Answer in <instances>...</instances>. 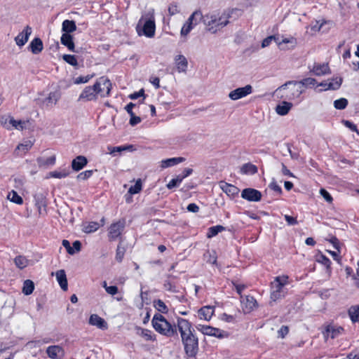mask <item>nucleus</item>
<instances>
[{
  "instance_id": "f257e3e1",
  "label": "nucleus",
  "mask_w": 359,
  "mask_h": 359,
  "mask_svg": "<svg viewBox=\"0 0 359 359\" xmlns=\"http://www.w3.org/2000/svg\"><path fill=\"white\" fill-rule=\"evenodd\" d=\"M177 327L180 333L186 353L189 356H194L197 352L198 342V338L193 333L191 323L187 319L178 318Z\"/></svg>"
},
{
  "instance_id": "f03ea898",
  "label": "nucleus",
  "mask_w": 359,
  "mask_h": 359,
  "mask_svg": "<svg viewBox=\"0 0 359 359\" xmlns=\"http://www.w3.org/2000/svg\"><path fill=\"white\" fill-rule=\"evenodd\" d=\"M111 83L107 77L99 78L93 86H86L80 94L78 100L82 102H90L96 100L97 95L107 97L110 95Z\"/></svg>"
},
{
  "instance_id": "7ed1b4c3",
  "label": "nucleus",
  "mask_w": 359,
  "mask_h": 359,
  "mask_svg": "<svg viewBox=\"0 0 359 359\" xmlns=\"http://www.w3.org/2000/svg\"><path fill=\"white\" fill-rule=\"evenodd\" d=\"M231 15L227 11H212L204 15H202L201 20L206 26L207 29L212 33H216L229 24Z\"/></svg>"
},
{
  "instance_id": "20e7f679",
  "label": "nucleus",
  "mask_w": 359,
  "mask_h": 359,
  "mask_svg": "<svg viewBox=\"0 0 359 359\" xmlns=\"http://www.w3.org/2000/svg\"><path fill=\"white\" fill-rule=\"evenodd\" d=\"M304 93V89L300 86L298 81H290L278 87L276 91V95L280 99L292 101L300 98Z\"/></svg>"
},
{
  "instance_id": "39448f33",
  "label": "nucleus",
  "mask_w": 359,
  "mask_h": 359,
  "mask_svg": "<svg viewBox=\"0 0 359 359\" xmlns=\"http://www.w3.org/2000/svg\"><path fill=\"white\" fill-rule=\"evenodd\" d=\"M154 329L159 334L167 337H171L177 334V327L169 323L164 316L160 313H156L151 320Z\"/></svg>"
},
{
  "instance_id": "423d86ee",
  "label": "nucleus",
  "mask_w": 359,
  "mask_h": 359,
  "mask_svg": "<svg viewBox=\"0 0 359 359\" xmlns=\"http://www.w3.org/2000/svg\"><path fill=\"white\" fill-rule=\"evenodd\" d=\"M288 283V276H281L275 278L271 285V299L276 301L285 296L284 287Z\"/></svg>"
},
{
  "instance_id": "0eeeda50",
  "label": "nucleus",
  "mask_w": 359,
  "mask_h": 359,
  "mask_svg": "<svg viewBox=\"0 0 359 359\" xmlns=\"http://www.w3.org/2000/svg\"><path fill=\"white\" fill-rule=\"evenodd\" d=\"M202 13L200 11H194L187 19L182 26L180 34L182 36H187L194 27L201 20Z\"/></svg>"
},
{
  "instance_id": "6e6552de",
  "label": "nucleus",
  "mask_w": 359,
  "mask_h": 359,
  "mask_svg": "<svg viewBox=\"0 0 359 359\" xmlns=\"http://www.w3.org/2000/svg\"><path fill=\"white\" fill-rule=\"evenodd\" d=\"M196 328L205 335L215 337L218 339H223L229 337V334L226 332L209 325H198Z\"/></svg>"
},
{
  "instance_id": "1a4fd4ad",
  "label": "nucleus",
  "mask_w": 359,
  "mask_h": 359,
  "mask_svg": "<svg viewBox=\"0 0 359 359\" xmlns=\"http://www.w3.org/2000/svg\"><path fill=\"white\" fill-rule=\"evenodd\" d=\"M125 220H118L112 223L109 227L108 237L110 241L117 239L122 233L125 228Z\"/></svg>"
},
{
  "instance_id": "9d476101",
  "label": "nucleus",
  "mask_w": 359,
  "mask_h": 359,
  "mask_svg": "<svg viewBox=\"0 0 359 359\" xmlns=\"http://www.w3.org/2000/svg\"><path fill=\"white\" fill-rule=\"evenodd\" d=\"M277 36L278 38V41L276 44L281 50L293 49L297 44V39L294 36H285L279 34H277Z\"/></svg>"
},
{
  "instance_id": "9b49d317",
  "label": "nucleus",
  "mask_w": 359,
  "mask_h": 359,
  "mask_svg": "<svg viewBox=\"0 0 359 359\" xmlns=\"http://www.w3.org/2000/svg\"><path fill=\"white\" fill-rule=\"evenodd\" d=\"M60 98V93L57 91L50 92L48 96L39 100V104L42 108L52 109Z\"/></svg>"
},
{
  "instance_id": "f8f14e48",
  "label": "nucleus",
  "mask_w": 359,
  "mask_h": 359,
  "mask_svg": "<svg viewBox=\"0 0 359 359\" xmlns=\"http://www.w3.org/2000/svg\"><path fill=\"white\" fill-rule=\"evenodd\" d=\"M252 93V87L251 85H246L244 87L238 88L229 94V97L232 100H238L243 98Z\"/></svg>"
},
{
  "instance_id": "ddd939ff",
  "label": "nucleus",
  "mask_w": 359,
  "mask_h": 359,
  "mask_svg": "<svg viewBox=\"0 0 359 359\" xmlns=\"http://www.w3.org/2000/svg\"><path fill=\"white\" fill-rule=\"evenodd\" d=\"M309 69L315 76H320L330 74V69L327 63L315 62L309 66Z\"/></svg>"
},
{
  "instance_id": "4468645a",
  "label": "nucleus",
  "mask_w": 359,
  "mask_h": 359,
  "mask_svg": "<svg viewBox=\"0 0 359 359\" xmlns=\"http://www.w3.org/2000/svg\"><path fill=\"white\" fill-rule=\"evenodd\" d=\"M1 123L8 130L16 129L22 130L25 128L26 122L21 120L17 121L13 117L9 116L4 121H2Z\"/></svg>"
},
{
  "instance_id": "2eb2a0df",
  "label": "nucleus",
  "mask_w": 359,
  "mask_h": 359,
  "mask_svg": "<svg viewBox=\"0 0 359 359\" xmlns=\"http://www.w3.org/2000/svg\"><path fill=\"white\" fill-rule=\"evenodd\" d=\"M241 197L248 201L257 202L262 198V194L259 191L252 189H244L241 192Z\"/></svg>"
},
{
  "instance_id": "dca6fc26",
  "label": "nucleus",
  "mask_w": 359,
  "mask_h": 359,
  "mask_svg": "<svg viewBox=\"0 0 359 359\" xmlns=\"http://www.w3.org/2000/svg\"><path fill=\"white\" fill-rule=\"evenodd\" d=\"M241 304L245 313H250L258 306L256 299L252 296L241 297Z\"/></svg>"
},
{
  "instance_id": "f3484780",
  "label": "nucleus",
  "mask_w": 359,
  "mask_h": 359,
  "mask_svg": "<svg viewBox=\"0 0 359 359\" xmlns=\"http://www.w3.org/2000/svg\"><path fill=\"white\" fill-rule=\"evenodd\" d=\"M46 353L51 359H61L65 355V351L62 346L53 345L46 348Z\"/></svg>"
},
{
  "instance_id": "a211bd4d",
  "label": "nucleus",
  "mask_w": 359,
  "mask_h": 359,
  "mask_svg": "<svg viewBox=\"0 0 359 359\" xmlns=\"http://www.w3.org/2000/svg\"><path fill=\"white\" fill-rule=\"evenodd\" d=\"M31 34L32 28L29 26L25 27V28L15 38L16 44L20 47L23 46L27 42Z\"/></svg>"
},
{
  "instance_id": "6ab92c4d",
  "label": "nucleus",
  "mask_w": 359,
  "mask_h": 359,
  "mask_svg": "<svg viewBox=\"0 0 359 359\" xmlns=\"http://www.w3.org/2000/svg\"><path fill=\"white\" fill-rule=\"evenodd\" d=\"M155 22L152 18H149L144 22L142 24V34L146 36L147 37H153L155 34Z\"/></svg>"
},
{
  "instance_id": "aec40b11",
  "label": "nucleus",
  "mask_w": 359,
  "mask_h": 359,
  "mask_svg": "<svg viewBox=\"0 0 359 359\" xmlns=\"http://www.w3.org/2000/svg\"><path fill=\"white\" fill-rule=\"evenodd\" d=\"M343 332L344 329L341 327L329 325L326 327L323 334L326 338L330 337L331 339H334L341 334Z\"/></svg>"
},
{
  "instance_id": "412c9836",
  "label": "nucleus",
  "mask_w": 359,
  "mask_h": 359,
  "mask_svg": "<svg viewBox=\"0 0 359 359\" xmlns=\"http://www.w3.org/2000/svg\"><path fill=\"white\" fill-rule=\"evenodd\" d=\"M215 312V307L211 306H205L198 311V316L200 320L206 321L210 320Z\"/></svg>"
},
{
  "instance_id": "4be33fe9",
  "label": "nucleus",
  "mask_w": 359,
  "mask_h": 359,
  "mask_svg": "<svg viewBox=\"0 0 359 359\" xmlns=\"http://www.w3.org/2000/svg\"><path fill=\"white\" fill-rule=\"evenodd\" d=\"M89 324L101 330L107 329V323L106 321L97 314H92L89 318Z\"/></svg>"
},
{
  "instance_id": "5701e85b",
  "label": "nucleus",
  "mask_w": 359,
  "mask_h": 359,
  "mask_svg": "<svg viewBox=\"0 0 359 359\" xmlns=\"http://www.w3.org/2000/svg\"><path fill=\"white\" fill-rule=\"evenodd\" d=\"M219 187L222 190L229 196L234 197L238 194L239 189L234 185L224 182H220Z\"/></svg>"
},
{
  "instance_id": "b1692460",
  "label": "nucleus",
  "mask_w": 359,
  "mask_h": 359,
  "mask_svg": "<svg viewBox=\"0 0 359 359\" xmlns=\"http://www.w3.org/2000/svg\"><path fill=\"white\" fill-rule=\"evenodd\" d=\"M292 103L285 100L279 103L276 107V112L280 116H285L288 114L292 108Z\"/></svg>"
},
{
  "instance_id": "393cba45",
  "label": "nucleus",
  "mask_w": 359,
  "mask_h": 359,
  "mask_svg": "<svg viewBox=\"0 0 359 359\" xmlns=\"http://www.w3.org/2000/svg\"><path fill=\"white\" fill-rule=\"evenodd\" d=\"M175 63L178 72H185L188 67L187 58L182 55H177L175 57Z\"/></svg>"
},
{
  "instance_id": "a878e982",
  "label": "nucleus",
  "mask_w": 359,
  "mask_h": 359,
  "mask_svg": "<svg viewBox=\"0 0 359 359\" xmlns=\"http://www.w3.org/2000/svg\"><path fill=\"white\" fill-rule=\"evenodd\" d=\"M87 158L83 156H78L72 162V168L74 171H79L87 164Z\"/></svg>"
},
{
  "instance_id": "bb28decb",
  "label": "nucleus",
  "mask_w": 359,
  "mask_h": 359,
  "mask_svg": "<svg viewBox=\"0 0 359 359\" xmlns=\"http://www.w3.org/2000/svg\"><path fill=\"white\" fill-rule=\"evenodd\" d=\"M185 161V158L183 157H174L170 158H167L162 160L161 161V168L162 169H165L169 167H172L173 165L181 163Z\"/></svg>"
},
{
  "instance_id": "cd10ccee",
  "label": "nucleus",
  "mask_w": 359,
  "mask_h": 359,
  "mask_svg": "<svg viewBox=\"0 0 359 359\" xmlns=\"http://www.w3.org/2000/svg\"><path fill=\"white\" fill-rule=\"evenodd\" d=\"M55 276L62 290L64 291L67 290L68 284L65 270L61 269L56 271Z\"/></svg>"
},
{
  "instance_id": "c85d7f7f",
  "label": "nucleus",
  "mask_w": 359,
  "mask_h": 359,
  "mask_svg": "<svg viewBox=\"0 0 359 359\" xmlns=\"http://www.w3.org/2000/svg\"><path fill=\"white\" fill-rule=\"evenodd\" d=\"M60 41L61 43L65 46L70 51L75 52L74 43L72 35L67 33H63Z\"/></svg>"
},
{
  "instance_id": "c756f323",
  "label": "nucleus",
  "mask_w": 359,
  "mask_h": 359,
  "mask_svg": "<svg viewBox=\"0 0 359 359\" xmlns=\"http://www.w3.org/2000/svg\"><path fill=\"white\" fill-rule=\"evenodd\" d=\"M29 48L33 54L40 53L43 48L41 39L39 38H34L29 44Z\"/></svg>"
},
{
  "instance_id": "7c9ffc66",
  "label": "nucleus",
  "mask_w": 359,
  "mask_h": 359,
  "mask_svg": "<svg viewBox=\"0 0 359 359\" xmlns=\"http://www.w3.org/2000/svg\"><path fill=\"white\" fill-rule=\"evenodd\" d=\"M76 25L74 20H65L62 24V31L69 34L76 31Z\"/></svg>"
},
{
  "instance_id": "2f4dec72",
  "label": "nucleus",
  "mask_w": 359,
  "mask_h": 359,
  "mask_svg": "<svg viewBox=\"0 0 359 359\" xmlns=\"http://www.w3.org/2000/svg\"><path fill=\"white\" fill-rule=\"evenodd\" d=\"M33 146V142L31 140H26L24 142L18 145L15 151L19 152L18 155L26 154Z\"/></svg>"
},
{
  "instance_id": "473e14b6",
  "label": "nucleus",
  "mask_w": 359,
  "mask_h": 359,
  "mask_svg": "<svg viewBox=\"0 0 359 359\" xmlns=\"http://www.w3.org/2000/svg\"><path fill=\"white\" fill-rule=\"evenodd\" d=\"M241 172L245 175H254L257 172V168L252 163H245L241 167Z\"/></svg>"
},
{
  "instance_id": "72a5a7b5",
  "label": "nucleus",
  "mask_w": 359,
  "mask_h": 359,
  "mask_svg": "<svg viewBox=\"0 0 359 359\" xmlns=\"http://www.w3.org/2000/svg\"><path fill=\"white\" fill-rule=\"evenodd\" d=\"M99 227L100 225L98 222H90L83 224V231L86 233H90L96 231Z\"/></svg>"
},
{
  "instance_id": "f704fd0d",
  "label": "nucleus",
  "mask_w": 359,
  "mask_h": 359,
  "mask_svg": "<svg viewBox=\"0 0 359 359\" xmlns=\"http://www.w3.org/2000/svg\"><path fill=\"white\" fill-rule=\"evenodd\" d=\"M348 316L352 322H359V306H352L348 309Z\"/></svg>"
},
{
  "instance_id": "c9c22d12",
  "label": "nucleus",
  "mask_w": 359,
  "mask_h": 359,
  "mask_svg": "<svg viewBox=\"0 0 359 359\" xmlns=\"http://www.w3.org/2000/svg\"><path fill=\"white\" fill-rule=\"evenodd\" d=\"M14 262L15 266L20 269H25L29 264V260L22 255L17 256L14 259Z\"/></svg>"
},
{
  "instance_id": "e433bc0d",
  "label": "nucleus",
  "mask_w": 359,
  "mask_h": 359,
  "mask_svg": "<svg viewBox=\"0 0 359 359\" xmlns=\"http://www.w3.org/2000/svg\"><path fill=\"white\" fill-rule=\"evenodd\" d=\"M69 172L67 169H63V170H55V171L50 172L48 173V177L61 179V178H65V177H67L69 175Z\"/></svg>"
},
{
  "instance_id": "4c0bfd02",
  "label": "nucleus",
  "mask_w": 359,
  "mask_h": 359,
  "mask_svg": "<svg viewBox=\"0 0 359 359\" xmlns=\"http://www.w3.org/2000/svg\"><path fill=\"white\" fill-rule=\"evenodd\" d=\"M34 289V284L32 280H26L24 281L23 283V287H22V292L25 295H29L31 294Z\"/></svg>"
},
{
  "instance_id": "58836bf2",
  "label": "nucleus",
  "mask_w": 359,
  "mask_h": 359,
  "mask_svg": "<svg viewBox=\"0 0 359 359\" xmlns=\"http://www.w3.org/2000/svg\"><path fill=\"white\" fill-rule=\"evenodd\" d=\"M225 230V228L222 225H217L211 226L208 229V231L207 233L208 238H212L218 234V233L222 232Z\"/></svg>"
},
{
  "instance_id": "ea45409f",
  "label": "nucleus",
  "mask_w": 359,
  "mask_h": 359,
  "mask_svg": "<svg viewBox=\"0 0 359 359\" xmlns=\"http://www.w3.org/2000/svg\"><path fill=\"white\" fill-rule=\"evenodd\" d=\"M7 198L10 200L11 202L18 205H21L23 203L22 198L20 196H19L16 191L13 190L8 193Z\"/></svg>"
},
{
  "instance_id": "a19ab883",
  "label": "nucleus",
  "mask_w": 359,
  "mask_h": 359,
  "mask_svg": "<svg viewBox=\"0 0 359 359\" xmlns=\"http://www.w3.org/2000/svg\"><path fill=\"white\" fill-rule=\"evenodd\" d=\"M140 336L142 337L147 341H156V335L152 332V331L147 329H140Z\"/></svg>"
},
{
  "instance_id": "79ce46f5",
  "label": "nucleus",
  "mask_w": 359,
  "mask_h": 359,
  "mask_svg": "<svg viewBox=\"0 0 359 359\" xmlns=\"http://www.w3.org/2000/svg\"><path fill=\"white\" fill-rule=\"evenodd\" d=\"M342 83V79L341 77H336L332 79L330 81H329V85L327 86L328 88H330L332 90H337L340 88Z\"/></svg>"
},
{
  "instance_id": "37998d69",
  "label": "nucleus",
  "mask_w": 359,
  "mask_h": 359,
  "mask_svg": "<svg viewBox=\"0 0 359 359\" xmlns=\"http://www.w3.org/2000/svg\"><path fill=\"white\" fill-rule=\"evenodd\" d=\"M37 162L40 167L46 166L48 165H54L55 163V157L50 156L46 159L43 158H37Z\"/></svg>"
},
{
  "instance_id": "c03bdc74",
  "label": "nucleus",
  "mask_w": 359,
  "mask_h": 359,
  "mask_svg": "<svg viewBox=\"0 0 359 359\" xmlns=\"http://www.w3.org/2000/svg\"><path fill=\"white\" fill-rule=\"evenodd\" d=\"M154 307L162 313H167L168 309L165 304L161 299H158L154 302Z\"/></svg>"
},
{
  "instance_id": "a18cd8bd",
  "label": "nucleus",
  "mask_w": 359,
  "mask_h": 359,
  "mask_svg": "<svg viewBox=\"0 0 359 359\" xmlns=\"http://www.w3.org/2000/svg\"><path fill=\"white\" fill-rule=\"evenodd\" d=\"M133 146H120V147H109L108 150L109 153L113 156H115L116 153H121V151H126L130 148H132Z\"/></svg>"
},
{
  "instance_id": "49530a36",
  "label": "nucleus",
  "mask_w": 359,
  "mask_h": 359,
  "mask_svg": "<svg viewBox=\"0 0 359 359\" xmlns=\"http://www.w3.org/2000/svg\"><path fill=\"white\" fill-rule=\"evenodd\" d=\"M183 180V177L181 175L177 176L175 178L172 179L168 184H167V188L169 189H172L175 187H177L182 183Z\"/></svg>"
},
{
  "instance_id": "de8ad7c7",
  "label": "nucleus",
  "mask_w": 359,
  "mask_h": 359,
  "mask_svg": "<svg viewBox=\"0 0 359 359\" xmlns=\"http://www.w3.org/2000/svg\"><path fill=\"white\" fill-rule=\"evenodd\" d=\"M298 83L300 84V86H302V88H303V86H314L316 84V80L313 78L309 77L298 81Z\"/></svg>"
},
{
  "instance_id": "09e8293b",
  "label": "nucleus",
  "mask_w": 359,
  "mask_h": 359,
  "mask_svg": "<svg viewBox=\"0 0 359 359\" xmlns=\"http://www.w3.org/2000/svg\"><path fill=\"white\" fill-rule=\"evenodd\" d=\"M348 105V100L346 98H340L339 100H336L334 102V107L337 109H345Z\"/></svg>"
},
{
  "instance_id": "8fccbe9b",
  "label": "nucleus",
  "mask_w": 359,
  "mask_h": 359,
  "mask_svg": "<svg viewBox=\"0 0 359 359\" xmlns=\"http://www.w3.org/2000/svg\"><path fill=\"white\" fill-rule=\"evenodd\" d=\"M62 59L68 64L73 67L78 65L77 59L75 55H63Z\"/></svg>"
},
{
  "instance_id": "3c124183",
  "label": "nucleus",
  "mask_w": 359,
  "mask_h": 359,
  "mask_svg": "<svg viewBox=\"0 0 359 359\" xmlns=\"http://www.w3.org/2000/svg\"><path fill=\"white\" fill-rule=\"evenodd\" d=\"M142 189V182L140 180L136 181L135 184L129 188L128 192L131 194L139 193Z\"/></svg>"
},
{
  "instance_id": "603ef678",
  "label": "nucleus",
  "mask_w": 359,
  "mask_h": 359,
  "mask_svg": "<svg viewBox=\"0 0 359 359\" xmlns=\"http://www.w3.org/2000/svg\"><path fill=\"white\" fill-rule=\"evenodd\" d=\"M273 41H275L276 43L278 42V38L277 35H271V36H269L265 38L262 41V47L265 48V47L269 46Z\"/></svg>"
},
{
  "instance_id": "864d4df0",
  "label": "nucleus",
  "mask_w": 359,
  "mask_h": 359,
  "mask_svg": "<svg viewBox=\"0 0 359 359\" xmlns=\"http://www.w3.org/2000/svg\"><path fill=\"white\" fill-rule=\"evenodd\" d=\"M125 248L121 246L120 244L118 245L117 249H116V259L121 262L124 257L125 255Z\"/></svg>"
},
{
  "instance_id": "5fc2aeb1",
  "label": "nucleus",
  "mask_w": 359,
  "mask_h": 359,
  "mask_svg": "<svg viewBox=\"0 0 359 359\" xmlns=\"http://www.w3.org/2000/svg\"><path fill=\"white\" fill-rule=\"evenodd\" d=\"M93 74L92 75H87L85 76H79L75 79L74 83L75 84H80V83H88L93 77Z\"/></svg>"
},
{
  "instance_id": "6e6d98bb",
  "label": "nucleus",
  "mask_w": 359,
  "mask_h": 359,
  "mask_svg": "<svg viewBox=\"0 0 359 359\" xmlns=\"http://www.w3.org/2000/svg\"><path fill=\"white\" fill-rule=\"evenodd\" d=\"M318 262L326 266L327 269H330L331 261L326 256L321 255L318 258Z\"/></svg>"
},
{
  "instance_id": "4d7b16f0",
  "label": "nucleus",
  "mask_w": 359,
  "mask_h": 359,
  "mask_svg": "<svg viewBox=\"0 0 359 359\" xmlns=\"http://www.w3.org/2000/svg\"><path fill=\"white\" fill-rule=\"evenodd\" d=\"M342 123L346 128H349L351 131L356 132L358 134H359V131L355 124L348 120H343Z\"/></svg>"
},
{
  "instance_id": "13d9d810",
  "label": "nucleus",
  "mask_w": 359,
  "mask_h": 359,
  "mask_svg": "<svg viewBox=\"0 0 359 359\" xmlns=\"http://www.w3.org/2000/svg\"><path fill=\"white\" fill-rule=\"evenodd\" d=\"M320 194L327 202H328L330 203L332 202L333 198H332V196L325 189H321L320 190Z\"/></svg>"
},
{
  "instance_id": "bf43d9fd",
  "label": "nucleus",
  "mask_w": 359,
  "mask_h": 359,
  "mask_svg": "<svg viewBox=\"0 0 359 359\" xmlns=\"http://www.w3.org/2000/svg\"><path fill=\"white\" fill-rule=\"evenodd\" d=\"M288 332H289L288 327L286 325H283L278 331V337L283 339L288 334Z\"/></svg>"
},
{
  "instance_id": "052dcab7",
  "label": "nucleus",
  "mask_w": 359,
  "mask_h": 359,
  "mask_svg": "<svg viewBox=\"0 0 359 359\" xmlns=\"http://www.w3.org/2000/svg\"><path fill=\"white\" fill-rule=\"evenodd\" d=\"M92 175L93 170H86L84 172L79 173L77 176V178L79 180H85L90 177Z\"/></svg>"
},
{
  "instance_id": "680f3d73",
  "label": "nucleus",
  "mask_w": 359,
  "mask_h": 359,
  "mask_svg": "<svg viewBox=\"0 0 359 359\" xmlns=\"http://www.w3.org/2000/svg\"><path fill=\"white\" fill-rule=\"evenodd\" d=\"M62 245L64 248L67 250V252L69 255H74V250L72 248V247L70 245V243L67 240H63L62 241Z\"/></svg>"
},
{
  "instance_id": "e2e57ef3",
  "label": "nucleus",
  "mask_w": 359,
  "mask_h": 359,
  "mask_svg": "<svg viewBox=\"0 0 359 359\" xmlns=\"http://www.w3.org/2000/svg\"><path fill=\"white\" fill-rule=\"evenodd\" d=\"M168 12L171 15L178 13L180 12V10L177 4L175 3L171 4L168 7Z\"/></svg>"
},
{
  "instance_id": "0e129e2a",
  "label": "nucleus",
  "mask_w": 359,
  "mask_h": 359,
  "mask_svg": "<svg viewBox=\"0 0 359 359\" xmlns=\"http://www.w3.org/2000/svg\"><path fill=\"white\" fill-rule=\"evenodd\" d=\"M221 320L223 321H225L226 323H234L235 322V317L231 315H228L226 313H223L221 316Z\"/></svg>"
},
{
  "instance_id": "69168bd1",
  "label": "nucleus",
  "mask_w": 359,
  "mask_h": 359,
  "mask_svg": "<svg viewBox=\"0 0 359 359\" xmlns=\"http://www.w3.org/2000/svg\"><path fill=\"white\" fill-rule=\"evenodd\" d=\"M130 118L129 123L132 126H134L141 122L140 117L135 116V114L133 115H130Z\"/></svg>"
},
{
  "instance_id": "338daca9",
  "label": "nucleus",
  "mask_w": 359,
  "mask_h": 359,
  "mask_svg": "<svg viewBox=\"0 0 359 359\" xmlns=\"http://www.w3.org/2000/svg\"><path fill=\"white\" fill-rule=\"evenodd\" d=\"M189 212L196 213L199 211V207L196 203H190L187 208Z\"/></svg>"
},
{
  "instance_id": "774afa93",
  "label": "nucleus",
  "mask_w": 359,
  "mask_h": 359,
  "mask_svg": "<svg viewBox=\"0 0 359 359\" xmlns=\"http://www.w3.org/2000/svg\"><path fill=\"white\" fill-rule=\"evenodd\" d=\"M269 187L273 190L274 191L277 192L278 194H281L282 189L281 187L275 182H271L269 184Z\"/></svg>"
}]
</instances>
